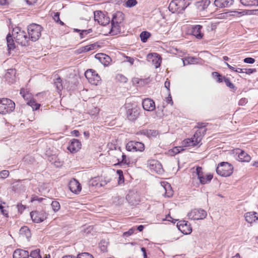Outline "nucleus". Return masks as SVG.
<instances>
[{
    "mask_svg": "<svg viewBox=\"0 0 258 258\" xmlns=\"http://www.w3.org/2000/svg\"><path fill=\"white\" fill-rule=\"evenodd\" d=\"M122 159L120 160L119 159H117L118 165H128L130 163V161L128 158H127L126 155L122 153L121 155Z\"/></svg>",
    "mask_w": 258,
    "mask_h": 258,
    "instance_id": "c756f323",
    "label": "nucleus"
},
{
    "mask_svg": "<svg viewBox=\"0 0 258 258\" xmlns=\"http://www.w3.org/2000/svg\"><path fill=\"white\" fill-rule=\"evenodd\" d=\"M9 175V171L7 170H4L0 172V178L5 179L8 177Z\"/></svg>",
    "mask_w": 258,
    "mask_h": 258,
    "instance_id": "de8ad7c7",
    "label": "nucleus"
},
{
    "mask_svg": "<svg viewBox=\"0 0 258 258\" xmlns=\"http://www.w3.org/2000/svg\"><path fill=\"white\" fill-rule=\"evenodd\" d=\"M202 26L201 25H196L192 27L191 31L192 34L198 39H201L203 36V33L201 32Z\"/></svg>",
    "mask_w": 258,
    "mask_h": 258,
    "instance_id": "b1692460",
    "label": "nucleus"
},
{
    "mask_svg": "<svg viewBox=\"0 0 258 258\" xmlns=\"http://www.w3.org/2000/svg\"><path fill=\"white\" fill-rule=\"evenodd\" d=\"M126 61L128 62L131 65H133L134 62V58L130 56H125Z\"/></svg>",
    "mask_w": 258,
    "mask_h": 258,
    "instance_id": "338daca9",
    "label": "nucleus"
},
{
    "mask_svg": "<svg viewBox=\"0 0 258 258\" xmlns=\"http://www.w3.org/2000/svg\"><path fill=\"white\" fill-rule=\"evenodd\" d=\"M164 190H165V195L167 197H170L173 195V191L171 189V185L169 184H167L164 187Z\"/></svg>",
    "mask_w": 258,
    "mask_h": 258,
    "instance_id": "72a5a7b5",
    "label": "nucleus"
},
{
    "mask_svg": "<svg viewBox=\"0 0 258 258\" xmlns=\"http://www.w3.org/2000/svg\"><path fill=\"white\" fill-rule=\"evenodd\" d=\"M135 230L136 229L135 228H132L130 229L127 231L124 232L123 235L125 237L130 236L134 233Z\"/></svg>",
    "mask_w": 258,
    "mask_h": 258,
    "instance_id": "8fccbe9b",
    "label": "nucleus"
},
{
    "mask_svg": "<svg viewBox=\"0 0 258 258\" xmlns=\"http://www.w3.org/2000/svg\"><path fill=\"white\" fill-rule=\"evenodd\" d=\"M142 105L143 108L147 111H151L155 109V104L154 101L149 98H146L143 100Z\"/></svg>",
    "mask_w": 258,
    "mask_h": 258,
    "instance_id": "dca6fc26",
    "label": "nucleus"
},
{
    "mask_svg": "<svg viewBox=\"0 0 258 258\" xmlns=\"http://www.w3.org/2000/svg\"><path fill=\"white\" fill-rule=\"evenodd\" d=\"M143 134L150 138L156 137L158 134V132L155 130H145L143 131Z\"/></svg>",
    "mask_w": 258,
    "mask_h": 258,
    "instance_id": "c85d7f7f",
    "label": "nucleus"
},
{
    "mask_svg": "<svg viewBox=\"0 0 258 258\" xmlns=\"http://www.w3.org/2000/svg\"><path fill=\"white\" fill-rule=\"evenodd\" d=\"M139 115V112L136 108L128 109L126 111V116L131 121L135 120Z\"/></svg>",
    "mask_w": 258,
    "mask_h": 258,
    "instance_id": "a211bd4d",
    "label": "nucleus"
},
{
    "mask_svg": "<svg viewBox=\"0 0 258 258\" xmlns=\"http://www.w3.org/2000/svg\"><path fill=\"white\" fill-rule=\"evenodd\" d=\"M255 61V59L252 57H246L243 59L244 62L250 64L253 63Z\"/></svg>",
    "mask_w": 258,
    "mask_h": 258,
    "instance_id": "864d4df0",
    "label": "nucleus"
},
{
    "mask_svg": "<svg viewBox=\"0 0 258 258\" xmlns=\"http://www.w3.org/2000/svg\"><path fill=\"white\" fill-rule=\"evenodd\" d=\"M59 13L58 12H56V13H54V16H53V18L54 19V20L57 23V22H58V21H59L60 19H59Z\"/></svg>",
    "mask_w": 258,
    "mask_h": 258,
    "instance_id": "052dcab7",
    "label": "nucleus"
},
{
    "mask_svg": "<svg viewBox=\"0 0 258 258\" xmlns=\"http://www.w3.org/2000/svg\"><path fill=\"white\" fill-rule=\"evenodd\" d=\"M147 165L150 170L156 173H160L162 170V165L157 160H148Z\"/></svg>",
    "mask_w": 258,
    "mask_h": 258,
    "instance_id": "4468645a",
    "label": "nucleus"
},
{
    "mask_svg": "<svg viewBox=\"0 0 258 258\" xmlns=\"http://www.w3.org/2000/svg\"><path fill=\"white\" fill-rule=\"evenodd\" d=\"M29 257L31 258H42V256L40 254V249H37L34 250H32L29 254Z\"/></svg>",
    "mask_w": 258,
    "mask_h": 258,
    "instance_id": "e433bc0d",
    "label": "nucleus"
},
{
    "mask_svg": "<svg viewBox=\"0 0 258 258\" xmlns=\"http://www.w3.org/2000/svg\"><path fill=\"white\" fill-rule=\"evenodd\" d=\"M20 232L21 233L25 232L27 235L28 233H30V230L27 227H23L21 228Z\"/></svg>",
    "mask_w": 258,
    "mask_h": 258,
    "instance_id": "680f3d73",
    "label": "nucleus"
},
{
    "mask_svg": "<svg viewBox=\"0 0 258 258\" xmlns=\"http://www.w3.org/2000/svg\"><path fill=\"white\" fill-rule=\"evenodd\" d=\"M97 46V44L96 43H93L90 45H86L85 46H83L84 51L85 52H88L90 50H93L95 49Z\"/></svg>",
    "mask_w": 258,
    "mask_h": 258,
    "instance_id": "79ce46f5",
    "label": "nucleus"
},
{
    "mask_svg": "<svg viewBox=\"0 0 258 258\" xmlns=\"http://www.w3.org/2000/svg\"><path fill=\"white\" fill-rule=\"evenodd\" d=\"M207 129L201 132V131H197L196 132L191 138H187L182 141V145L185 147L196 146L198 145L202 140L203 137L205 135Z\"/></svg>",
    "mask_w": 258,
    "mask_h": 258,
    "instance_id": "7ed1b4c3",
    "label": "nucleus"
},
{
    "mask_svg": "<svg viewBox=\"0 0 258 258\" xmlns=\"http://www.w3.org/2000/svg\"><path fill=\"white\" fill-rule=\"evenodd\" d=\"M126 149L130 152H143L145 150V146L142 142L132 141L126 145Z\"/></svg>",
    "mask_w": 258,
    "mask_h": 258,
    "instance_id": "6e6552de",
    "label": "nucleus"
},
{
    "mask_svg": "<svg viewBox=\"0 0 258 258\" xmlns=\"http://www.w3.org/2000/svg\"><path fill=\"white\" fill-rule=\"evenodd\" d=\"M207 215V214L206 211L201 209H195L192 210L187 214V216L189 219L195 220L203 219L206 217Z\"/></svg>",
    "mask_w": 258,
    "mask_h": 258,
    "instance_id": "1a4fd4ad",
    "label": "nucleus"
},
{
    "mask_svg": "<svg viewBox=\"0 0 258 258\" xmlns=\"http://www.w3.org/2000/svg\"><path fill=\"white\" fill-rule=\"evenodd\" d=\"M137 4V0H127L125 4V6L127 8H132Z\"/></svg>",
    "mask_w": 258,
    "mask_h": 258,
    "instance_id": "a19ab883",
    "label": "nucleus"
},
{
    "mask_svg": "<svg viewBox=\"0 0 258 258\" xmlns=\"http://www.w3.org/2000/svg\"><path fill=\"white\" fill-rule=\"evenodd\" d=\"M77 258H94L93 255L88 252H83L78 254Z\"/></svg>",
    "mask_w": 258,
    "mask_h": 258,
    "instance_id": "c03bdc74",
    "label": "nucleus"
},
{
    "mask_svg": "<svg viewBox=\"0 0 258 258\" xmlns=\"http://www.w3.org/2000/svg\"><path fill=\"white\" fill-rule=\"evenodd\" d=\"M197 59L194 57H188L187 58V61L188 63H194Z\"/></svg>",
    "mask_w": 258,
    "mask_h": 258,
    "instance_id": "e2e57ef3",
    "label": "nucleus"
},
{
    "mask_svg": "<svg viewBox=\"0 0 258 258\" xmlns=\"http://www.w3.org/2000/svg\"><path fill=\"white\" fill-rule=\"evenodd\" d=\"M238 160L241 162H249L250 159V156L244 151L241 150L240 153H238Z\"/></svg>",
    "mask_w": 258,
    "mask_h": 258,
    "instance_id": "393cba45",
    "label": "nucleus"
},
{
    "mask_svg": "<svg viewBox=\"0 0 258 258\" xmlns=\"http://www.w3.org/2000/svg\"><path fill=\"white\" fill-rule=\"evenodd\" d=\"M51 206L52 209V210L54 212L56 213L59 211L60 208V205L58 202L57 201H53L51 202Z\"/></svg>",
    "mask_w": 258,
    "mask_h": 258,
    "instance_id": "f704fd0d",
    "label": "nucleus"
},
{
    "mask_svg": "<svg viewBox=\"0 0 258 258\" xmlns=\"http://www.w3.org/2000/svg\"><path fill=\"white\" fill-rule=\"evenodd\" d=\"M20 94L22 95L24 99H26L27 96L31 97V94L25 92V90L24 89H21L20 90Z\"/></svg>",
    "mask_w": 258,
    "mask_h": 258,
    "instance_id": "4d7b16f0",
    "label": "nucleus"
},
{
    "mask_svg": "<svg viewBox=\"0 0 258 258\" xmlns=\"http://www.w3.org/2000/svg\"><path fill=\"white\" fill-rule=\"evenodd\" d=\"M182 150L181 147H175L172 149L169 150V153L171 155H174L180 152Z\"/></svg>",
    "mask_w": 258,
    "mask_h": 258,
    "instance_id": "a18cd8bd",
    "label": "nucleus"
},
{
    "mask_svg": "<svg viewBox=\"0 0 258 258\" xmlns=\"http://www.w3.org/2000/svg\"><path fill=\"white\" fill-rule=\"evenodd\" d=\"M166 101L167 104H170L171 105H173V102L172 101V97L170 92L169 93L168 96L166 99Z\"/></svg>",
    "mask_w": 258,
    "mask_h": 258,
    "instance_id": "bf43d9fd",
    "label": "nucleus"
},
{
    "mask_svg": "<svg viewBox=\"0 0 258 258\" xmlns=\"http://www.w3.org/2000/svg\"><path fill=\"white\" fill-rule=\"evenodd\" d=\"M100 55L102 56L99 57V58L100 59V61H102V58L106 59V62H109L108 60L110 59V58L108 55H106L103 53H101Z\"/></svg>",
    "mask_w": 258,
    "mask_h": 258,
    "instance_id": "69168bd1",
    "label": "nucleus"
},
{
    "mask_svg": "<svg viewBox=\"0 0 258 258\" xmlns=\"http://www.w3.org/2000/svg\"><path fill=\"white\" fill-rule=\"evenodd\" d=\"M190 0H172L168 6L169 11L172 13H182L190 5Z\"/></svg>",
    "mask_w": 258,
    "mask_h": 258,
    "instance_id": "f257e3e1",
    "label": "nucleus"
},
{
    "mask_svg": "<svg viewBox=\"0 0 258 258\" xmlns=\"http://www.w3.org/2000/svg\"><path fill=\"white\" fill-rule=\"evenodd\" d=\"M120 24H116L111 22V28L110 31V33L112 35H116L119 33L121 31L120 29Z\"/></svg>",
    "mask_w": 258,
    "mask_h": 258,
    "instance_id": "a878e982",
    "label": "nucleus"
},
{
    "mask_svg": "<svg viewBox=\"0 0 258 258\" xmlns=\"http://www.w3.org/2000/svg\"><path fill=\"white\" fill-rule=\"evenodd\" d=\"M54 84L58 91H61L63 87L61 83V79L59 77L54 80Z\"/></svg>",
    "mask_w": 258,
    "mask_h": 258,
    "instance_id": "c9c22d12",
    "label": "nucleus"
},
{
    "mask_svg": "<svg viewBox=\"0 0 258 258\" xmlns=\"http://www.w3.org/2000/svg\"><path fill=\"white\" fill-rule=\"evenodd\" d=\"M133 198V195L128 194L126 196V200L132 205L137 204L138 202V200H134Z\"/></svg>",
    "mask_w": 258,
    "mask_h": 258,
    "instance_id": "4c0bfd02",
    "label": "nucleus"
},
{
    "mask_svg": "<svg viewBox=\"0 0 258 258\" xmlns=\"http://www.w3.org/2000/svg\"><path fill=\"white\" fill-rule=\"evenodd\" d=\"M180 231L184 234H188L191 232V227L190 225L188 224L187 222H186V224L183 225V229H182Z\"/></svg>",
    "mask_w": 258,
    "mask_h": 258,
    "instance_id": "2f4dec72",
    "label": "nucleus"
},
{
    "mask_svg": "<svg viewBox=\"0 0 258 258\" xmlns=\"http://www.w3.org/2000/svg\"><path fill=\"white\" fill-rule=\"evenodd\" d=\"M233 171V166L227 162H222L220 163L217 168V173L223 177L230 176Z\"/></svg>",
    "mask_w": 258,
    "mask_h": 258,
    "instance_id": "20e7f679",
    "label": "nucleus"
},
{
    "mask_svg": "<svg viewBox=\"0 0 258 258\" xmlns=\"http://www.w3.org/2000/svg\"><path fill=\"white\" fill-rule=\"evenodd\" d=\"M27 104L30 106L33 110L38 109L40 106V104L36 102L34 100H30L27 102Z\"/></svg>",
    "mask_w": 258,
    "mask_h": 258,
    "instance_id": "473e14b6",
    "label": "nucleus"
},
{
    "mask_svg": "<svg viewBox=\"0 0 258 258\" xmlns=\"http://www.w3.org/2000/svg\"><path fill=\"white\" fill-rule=\"evenodd\" d=\"M17 207L19 212H20L21 213H22V212L25 209V206L22 204L18 205Z\"/></svg>",
    "mask_w": 258,
    "mask_h": 258,
    "instance_id": "774afa93",
    "label": "nucleus"
},
{
    "mask_svg": "<svg viewBox=\"0 0 258 258\" xmlns=\"http://www.w3.org/2000/svg\"><path fill=\"white\" fill-rule=\"evenodd\" d=\"M240 3L245 6H258V0H240Z\"/></svg>",
    "mask_w": 258,
    "mask_h": 258,
    "instance_id": "cd10ccee",
    "label": "nucleus"
},
{
    "mask_svg": "<svg viewBox=\"0 0 258 258\" xmlns=\"http://www.w3.org/2000/svg\"><path fill=\"white\" fill-rule=\"evenodd\" d=\"M116 79L121 83H126L127 81V79L121 74H118L116 76Z\"/></svg>",
    "mask_w": 258,
    "mask_h": 258,
    "instance_id": "37998d69",
    "label": "nucleus"
},
{
    "mask_svg": "<svg viewBox=\"0 0 258 258\" xmlns=\"http://www.w3.org/2000/svg\"><path fill=\"white\" fill-rule=\"evenodd\" d=\"M16 71L15 69H9L5 74V79L9 83L12 84L15 81Z\"/></svg>",
    "mask_w": 258,
    "mask_h": 258,
    "instance_id": "f3484780",
    "label": "nucleus"
},
{
    "mask_svg": "<svg viewBox=\"0 0 258 258\" xmlns=\"http://www.w3.org/2000/svg\"><path fill=\"white\" fill-rule=\"evenodd\" d=\"M224 81L225 83L226 86L230 89H234L235 88V86L233 83L231 82L229 78L224 77Z\"/></svg>",
    "mask_w": 258,
    "mask_h": 258,
    "instance_id": "49530a36",
    "label": "nucleus"
},
{
    "mask_svg": "<svg viewBox=\"0 0 258 258\" xmlns=\"http://www.w3.org/2000/svg\"><path fill=\"white\" fill-rule=\"evenodd\" d=\"M196 173L198 176V178L199 179L200 182L202 184L208 183L211 181L213 178L212 174H208L205 175L202 171V168L198 166L196 168Z\"/></svg>",
    "mask_w": 258,
    "mask_h": 258,
    "instance_id": "9b49d317",
    "label": "nucleus"
},
{
    "mask_svg": "<svg viewBox=\"0 0 258 258\" xmlns=\"http://www.w3.org/2000/svg\"><path fill=\"white\" fill-rule=\"evenodd\" d=\"M212 75L214 78L217 79V81L218 82L221 83L224 81V77H222L219 73L216 72H213Z\"/></svg>",
    "mask_w": 258,
    "mask_h": 258,
    "instance_id": "58836bf2",
    "label": "nucleus"
},
{
    "mask_svg": "<svg viewBox=\"0 0 258 258\" xmlns=\"http://www.w3.org/2000/svg\"><path fill=\"white\" fill-rule=\"evenodd\" d=\"M247 103V100L245 98H242L238 102L239 105L243 106Z\"/></svg>",
    "mask_w": 258,
    "mask_h": 258,
    "instance_id": "13d9d810",
    "label": "nucleus"
},
{
    "mask_svg": "<svg viewBox=\"0 0 258 258\" xmlns=\"http://www.w3.org/2000/svg\"><path fill=\"white\" fill-rule=\"evenodd\" d=\"M256 72V69H244V73L250 75Z\"/></svg>",
    "mask_w": 258,
    "mask_h": 258,
    "instance_id": "603ef678",
    "label": "nucleus"
},
{
    "mask_svg": "<svg viewBox=\"0 0 258 258\" xmlns=\"http://www.w3.org/2000/svg\"><path fill=\"white\" fill-rule=\"evenodd\" d=\"M81 146V143L79 140L73 139L71 141L67 148L71 153H74L79 151Z\"/></svg>",
    "mask_w": 258,
    "mask_h": 258,
    "instance_id": "ddd939ff",
    "label": "nucleus"
},
{
    "mask_svg": "<svg viewBox=\"0 0 258 258\" xmlns=\"http://www.w3.org/2000/svg\"><path fill=\"white\" fill-rule=\"evenodd\" d=\"M116 173L119 176L118 183L119 184H120L124 182L123 172L121 170H117Z\"/></svg>",
    "mask_w": 258,
    "mask_h": 258,
    "instance_id": "ea45409f",
    "label": "nucleus"
},
{
    "mask_svg": "<svg viewBox=\"0 0 258 258\" xmlns=\"http://www.w3.org/2000/svg\"><path fill=\"white\" fill-rule=\"evenodd\" d=\"M69 187L70 190L75 194H78L82 189L80 183L75 179H73L70 181L69 184Z\"/></svg>",
    "mask_w": 258,
    "mask_h": 258,
    "instance_id": "2eb2a0df",
    "label": "nucleus"
},
{
    "mask_svg": "<svg viewBox=\"0 0 258 258\" xmlns=\"http://www.w3.org/2000/svg\"><path fill=\"white\" fill-rule=\"evenodd\" d=\"M187 221H180L177 223V227L178 229L180 231L182 229H183V225L186 224Z\"/></svg>",
    "mask_w": 258,
    "mask_h": 258,
    "instance_id": "3c124183",
    "label": "nucleus"
},
{
    "mask_svg": "<svg viewBox=\"0 0 258 258\" xmlns=\"http://www.w3.org/2000/svg\"><path fill=\"white\" fill-rule=\"evenodd\" d=\"M233 0H215L214 5L220 8L229 7L233 4Z\"/></svg>",
    "mask_w": 258,
    "mask_h": 258,
    "instance_id": "6ab92c4d",
    "label": "nucleus"
},
{
    "mask_svg": "<svg viewBox=\"0 0 258 258\" xmlns=\"http://www.w3.org/2000/svg\"><path fill=\"white\" fill-rule=\"evenodd\" d=\"M151 34L148 31H143L141 33L140 37L142 42H146L148 39L150 37Z\"/></svg>",
    "mask_w": 258,
    "mask_h": 258,
    "instance_id": "7c9ffc66",
    "label": "nucleus"
},
{
    "mask_svg": "<svg viewBox=\"0 0 258 258\" xmlns=\"http://www.w3.org/2000/svg\"><path fill=\"white\" fill-rule=\"evenodd\" d=\"M124 15L121 12L117 11L113 15L111 22L116 24H121L123 22Z\"/></svg>",
    "mask_w": 258,
    "mask_h": 258,
    "instance_id": "4be33fe9",
    "label": "nucleus"
},
{
    "mask_svg": "<svg viewBox=\"0 0 258 258\" xmlns=\"http://www.w3.org/2000/svg\"><path fill=\"white\" fill-rule=\"evenodd\" d=\"M164 86L167 89L168 93L170 92V81L169 80L167 79L166 81L164 83Z\"/></svg>",
    "mask_w": 258,
    "mask_h": 258,
    "instance_id": "0e129e2a",
    "label": "nucleus"
},
{
    "mask_svg": "<svg viewBox=\"0 0 258 258\" xmlns=\"http://www.w3.org/2000/svg\"><path fill=\"white\" fill-rule=\"evenodd\" d=\"M6 39L8 50H10L15 48V46L14 41L10 34H9L7 35Z\"/></svg>",
    "mask_w": 258,
    "mask_h": 258,
    "instance_id": "bb28decb",
    "label": "nucleus"
},
{
    "mask_svg": "<svg viewBox=\"0 0 258 258\" xmlns=\"http://www.w3.org/2000/svg\"><path fill=\"white\" fill-rule=\"evenodd\" d=\"M13 36L15 41L22 46H27L28 45L29 40L26 33L23 30H21L19 28H17L13 31Z\"/></svg>",
    "mask_w": 258,
    "mask_h": 258,
    "instance_id": "39448f33",
    "label": "nucleus"
},
{
    "mask_svg": "<svg viewBox=\"0 0 258 258\" xmlns=\"http://www.w3.org/2000/svg\"><path fill=\"white\" fill-rule=\"evenodd\" d=\"M245 220L249 223H252L258 220V214L255 212H249L245 214Z\"/></svg>",
    "mask_w": 258,
    "mask_h": 258,
    "instance_id": "412c9836",
    "label": "nucleus"
},
{
    "mask_svg": "<svg viewBox=\"0 0 258 258\" xmlns=\"http://www.w3.org/2000/svg\"><path fill=\"white\" fill-rule=\"evenodd\" d=\"M43 28L40 25L32 23L27 27V32L29 40L35 42L38 40L41 35Z\"/></svg>",
    "mask_w": 258,
    "mask_h": 258,
    "instance_id": "f03ea898",
    "label": "nucleus"
},
{
    "mask_svg": "<svg viewBox=\"0 0 258 258\" xmlns=\"http://www.w3.org/2000/svg\"><path fill=\"white\" fill-rule=\"evenodd\" d=\"M152 56H155L157 58H158V60L156 61V68H158L160 66V63L161 62V57L159 54H158L156 53H153V54H152Z\"/></svg>",
    "mask_w": 258,
    "mask_h": 258,
    "instance_id": "09e8293b",
    "label": "nucleus"
},
{
    "mask_svg": "<svg viewBox=\"0 0 258 258\" xmlns=\"http://www.w3.org/2000/svg\"><path fill=\"white\" fill-rule=\"evenodd\" d=\"M207 124H208L207 123L198 122L197 123V125L195 126V128L202 129L203 128H205L207 126Z\"/></svg>",
    "mask_w": 258,
    "mask_h": 258,
    "instance_id": "5fc2aeb1",
    "label": "nucleus"
},
{
    "mask_svg": "<svg viewBox=\"0 0 258 258\" xmlns=\"http://www.w3.org/2000/svg\"><path fill=\"white\" fill-rule=\"evenodd\" d=\"M30 216L32 221L36 223L44 221L47 218L46 213L43 210L32 211Z\"/></svg>",
    "mask_w": 258,
    "mask_h": 258,
    "instance_id": "9d476101",
    "label": "nucleus"
},
{
    "mask_svg": "<svg viewBox=\"0 0 258 258\" xmlns=\"http://www.w3.org/2000/svg\"><path fill=\"white\" fill-rule=\"evenodd\" d=\"M246 15H256L258 14V9L256 10H247V12L246 13Z\"/></svg>",
    "mask_w": 258,
    "mask_h": 258,
    "instance_id": "6e6d98bb",
    "label": "nucleus"
},
{
    "mask_svg": "<svg viewBox=\"0 0 258 258\" xmlns=\"http://www.w3.org/2000/svg\"><path fill=\"white\" fill-rule=\"evenodd\" d=\"M210 4V0H201L195 4V6L199 11H204Z\"/></svg>",
    "mask_w": 258,
    "mask_h": 258,
    "instance_id": "5701e85b",
    "label": "nucleus"
},
{
    "mask_svg": "<svg viewBox=\"0 0 258 258\" xmlns=\"http://www.w3.org/2000/svg\"><path fill=\"white\" fill-rule=\"evenodd\" d=\"M29 252L27 250L17 249L13 253V258H29Z\"/></svg>",
    "mask_w": 258,
    "mask_h": 258,
    "instance_id": "aec40b11",
    "label": "nucleus"
},
{
    "mask_svg": "<svg viewBox=\"0 0 258 258\" xmlns=\"http://www.w3.org/2000/svg\"><path fill=\"white\" fill-rule=\"evenodd\" d=\"M15 108V103L8 98L0 99V114H6L13 111Z\"/></svg>",
    "mask_w": 258,
    "mask_h": 258,
    "instance_id": "423d86ee",
    "label": "nucleus"
},
{
    "mask_svg": "<svg viewBox=\"0 0 258 258\" xmlns=\"http://www.w3.org/2000/svg\"><path fill=\"white\" fill-rule=\"evenodd\" d=\"M94 20L102 26H106L110 22L109 18L105 16L102 12L99 11L94 12Z\"/></svg>",
    "mask_w": 258,
    "mask_h": 258,
    "instance_id": "f8f14e48",
    "label": "nucleus"
},
{
    "mask_svg": "<svg viewBox=\"0 0 258 258\" xmlns=\"http://www.w3.org/2000/svg\"><path fill=\"white\" fill-rule=\"evenodd\" d=\"M85 76L88 81L93 85H97L101 81L100 77L92 69L87 70L85 73Z\"/></svg>",
    "mask_w": 258,
    "mask_h": 258,
    "instance_id": "0eeeda50",
    "label": "nucleus"
}]
</instances>
